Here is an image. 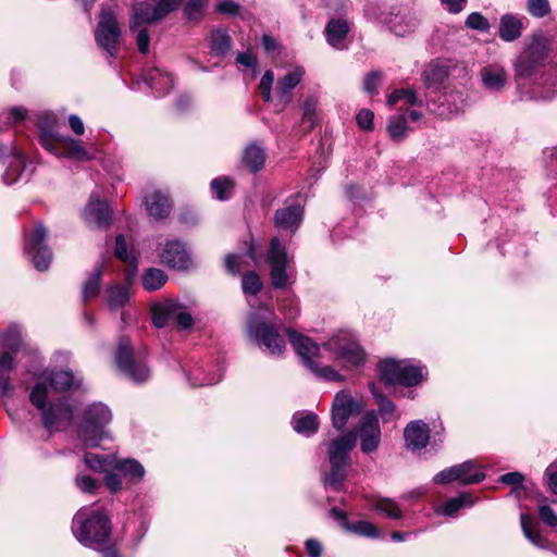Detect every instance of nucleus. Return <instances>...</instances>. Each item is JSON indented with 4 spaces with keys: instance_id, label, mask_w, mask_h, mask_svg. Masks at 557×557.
Instances as JSON below:
<instances>
[{
    "instance_id": "f257e3e1",
    "label": "nucleus",
    "mask_w": 557,
    "mask_h": 557,
    "mask_svg": "<svg viewBox=\"0 0 557 557\" xmlns=\"http://www.w3.org/2000/svg\"><path fill=\"white\" fill-rule=\"evenodd\" d=\"M271 315H273V312L265 308L251 313L248 319V336L259 347L263 348L264 352L270 356H282L286 350L285 336H287L304 367L315 376L331 382H343L345 380V375L333 366L322 362L320 345L292 329H285L284 334H281L276 320H272Z\"/></svg>"
},
{
    "instance_id": "f03ea898",
    "label": "nucleus",
    "mask_w": 557,
    "mask_h": 557,
    "mask_svg": "<svg viewBox=\"0 0 557 557\" xmlns=\"http://www.w3.org/2000/svg\"><path fill=\"white\" fill-rule=\"evenodd\" d=\"M557 54V34L535 32L512 62L513 77L520 98L548 101L557 94V78L549 72L540 73L544 61Z\"/></svg>"
},
{
    "instance_id": "7ed1b4c3",
    "label": "nucleus",
    "mask_w": 557,
    "mask_h": 557,
    "mask_svg": "<svg viewBox=\"0 0 557 557\" xmlns=\"http://www.w3.org/2000/svg\"><path fill=\"white\" fill-rule=\"evenodd\" d=\"M82 385V377L69 369L47 371L34 385L29 400L48 431L60 430L73 422L78 401L71 394Z\"/></svg>"
},
{
    "instance_id": "20e7f679",
    "label": "nucleus",
    "mask_w": 557,
    "mask_h": 557,
    "mask_svg": "<svg viewBox=\"0 0 557 557\" xmlns=\"http://www.w3.org/2000/svg\"><path fill=\"white\" fill-rule=\"evenodd\" d=\"M71 531L77 542L88 548L100 550L112 544L110 518L99 507L79 508L72 519Z\"/></svg>"
},
{
    "instance_id": "39448f33",
    "label": "nucleus",
    "mask_w": 557,
    "mask_h": 557,
    "mask_svg": "<svg viewBox=\"0 0 557 557\" xmlns=\"http://www.w3.org/2000/svg\"><path fill=\"white\" fill-rule=\"evenodd\" d=\"M38 137L41 146L50 153L76 161H89L92 154L82 141L59 133L58 117L52 112H41L37 117Z\"/></svg>"
},
{
    "instance_id": "423d86ee",
    "label": "nucleus",
    "mask_w": 557,
    "mask_h": 557,
    "mask_svg": "<svg viewBox=\"0 0 557 557\" xmlns=\"http://www.w3.org/2000/svg\"><path fill=\"white\" fill-rule=\"evenodd\" d=\"M322 348L330 354L331 360L343 370H357L368 360V354L351 333L338 331L331 335Z\"/></svg>"
},
{
    "instance_id": "0eeeda50",
    "label": "nucleus",
    "mask_w": 557,
    "mask_h": 557,
    "mask_svg": "<svg viewBox=\"0 0 557 557\" xmlns=\"http://www.w3.org/2000/svg\"><path fill=\"white\" fill-rule=\"evenodd\" d=\"M112 421L110 408L102 403L87 406L78 424V435L86 445L96 447L103 440L110 438L108 425Z\"/></svg>"
},
{
    "instance_id": "6e6552de",
    "label": "nucleus",
    "mask_w": 557,
    "mask_h": 557,
    "mask_svg": "<svg viewBox=\"0 0 557 557\" xmlns=\"http://www.w3.org/2000/svg\"><path fill=\"white\" fill-rule=\"evenodd\" d=\"M356 445V435L346 433L332 441L329 449L330 472L324 478V484L330 487L337 486L345 480L346 470L350 463V451Z\"/></svg>"
},
{
    "instance_id": "1a4fd4ad",
    "label": "nucleus",
    "mask_w": 557,
    "mask_h": 557,
    "mask_svg": "<svg viewBox=\"0 0 557 557\" xmlns=\"http://www.w3.org/2000/svg\"><path fill=\"white\" fill-rule=\"evenodd\" d=\"M293 256L277 237H273L267 252L265 262L270 267V277L275 288H285L294 277Z\"/></svg>"
},
{
    "instance_id": "9d476101",
    "label": "nucleus",
    "mask_w": 557,
    "mask_h": 557,
    "mask_svg": "<svg viewBox=\"0 0 557 557\" xmlns=\"http://www.w3.org/2000/svg\"><path fill=\"white\" fill-rule=\"evenodd\" d=\"M151 311L152 322L157 327L174 323L177 327L186 330L194 324V319L187 308L174 300L154 304Z\"/></svg>"
},
{
    "instance_id": "9b49d317",
    "label": "nucleus",
    "mask_w": 557,
    "mask_h": 557,
    "mask_svg": "<svg viewBox=\"0 0 557 557\" xmlns=\"http://www.w3.org/2000/svg\"><path fill=\"white\" fill-rule=\"evenodd\" d=\"M115 361L117 368L133 382L143 383L149 380L150 369L144 361L135 359L128 338L122 337L119 341Z\"/></svg>"
},
{
    "instance_id": "f8f14e48",
    "label": "nucleus",
    "mask_w": 557,
    "mask_h": 557,
    "mask_svg": "<svg viewBox=\"0 0 557 557\" xmlns=\"http://www.w3.org/2000/svg\"><path fill=\"white\" fill-rule=\"evenodd\" d=\"M153 4L147 2L137 3L134 8L132 32L140 24H151L163 20L170 13L175 11L184 0H151Z\"/></svg>"
},
{
    "instance_id": "ddd939ff",
    "label": "nucleus",
    "mask_w": 557,
    "mask_h": 557,
    "mask_svg": "<svg viewBox=\"0 0 557 557\" xmlns=\"http://www.w3.org/2000/svg\"><path fill=\"white\" fill-rule=\"evenodd\" d=\"M349 433H354L356 438L360 440V449L363 454L375 453L382 438L380 421L376 411H367L359 420L356 428Z\"/></svg>"
},
{
    "instance_id": "4468645a",
    "label": "nucleus",
    "mask_w": 557,
    "mask_h": 557,
    "mask_svg": "<svg viewBox=\"0 0 557 557\" xmlns=\"http://www.w3.org/2000/svg\"><path fill=\"white\" fill-rule=\"evenodd\" d=\"M120 34L115 15L110 10L102 9L95 30V38L98 46L104 49L111 58L116 55Z\"/></svg>"
},
{
    "instance_id": "2eb2a0df",
    "label": "nucleus",
    "mask_w": 557,
    "mask_h": 557,
    "mask_svg": "<svg viewBox=\"0 0 557 557\" xmlns=\"http://www.w3.org/2000/svg\"><path fill=\"white\" fill-rule=\"evenodd\" d=\"M302 218L301 196L295 194L285 200L282 208L275 211L274 224L278 230L294 234L300 226Z\"/></svg>"
},
{
    "instance_id": "dca6fc26",
    "label": "nucleus",
    "mask_w": 557,
    "mask_h": 557,
    "mask_svg": "<svg viewBox=\"0 0 557 557\" xmlns=\"http://www.w3.org/2000/svg\"><path fill=\"white\" fill-rule=\"evenodd\" d=\"M47 237L46 227L42 224H36L32 235L26 240L25 249L38 271L47 270L52 260V252L46 245Z\"/></svg>"
},
{
    "instance_id": "f3484780",
    "label": "nucleus",
    "mask_w": 557,
    "mask_h": 557,
    "mask_svg": "<svg viewBox=\"0 0 557 557\" xmlns=\"http://www.w3.org/2000/svg\"><path fill=\"white\" fill-rule=\"evenodd\" d=\"M387 104L393 107L397 106L400 113H405L407 122L418 123L422 121L423 100L418 97L413 89H396L387 98Z\"/></svg>"
},
{
    "instance_id": "a211bd4d",
    "label": "nucleus",
    "mask_w": 557,
    "mask_h": 557,
    "mask_svg": "<svg viewBox=\"0 0 557 557\" xmlns=\"http://www.w3.org/2000/svg\"><path fill=\"white\" fill-rule=\"evenodd\" d=\"M364 409L363 401L354 398L347 391L338 392L333 400L332 421L337 430H343L349 418Z\"/></svg>"
},
{
    "instance_id": "6ab92c4d",
    "label": "nucleus",
    "mask_w": 557,
    "mask_h": 557,
    "mask_svg": "<svg viewBox=\"0 0 557 557\" xmlns=\"http://www.w3.org/2000/svg\"><path fill=\"white\" fill-rule=\"evenodd\" d=\"M479 79L484 90L499 94L505 90L509 83V73L500 62H486L479 71Z\"/></svg>"
},
{
    "instance_id": "aec40b11",
    "label": "nucleus",
    "mask_w": 557,
    "mask_h": 557,
    "mask_svg": "<svg viewBox=\"0 0 557 557\" xmlns=\"http://www.w3.org/2000/svg\"><path fill=\"white\" fill-rule=\"evenodd\" d=\"M161 261L175 270H187L193 265V257L186 244L178 239H168L160 252Z\"/></svg>"
},
{
    "instance_id": "412c9836",
    "label": "nucleus",
    "mask_w": 557,
    "mask_h": 557,
    "mask_svg": "<svg viewBox=\"0 0 557 557\" xmlns=\"http://www.w3.org/2000/svg\"><path fill=\"white\" fill-rule=\"evenodd\" d=\"M391 33L398 37H405L414 33L419 25V16L416 11L409 9L391 12L385 18Z\"/></svg>"
},
{
    "instance_id": "4be33fe9",
    "label": "nucleus",
    "mask_w": 557,
    "mask_h": 557,
    "mask_svg": "<svg viewBox=\"0 0 557 557\" xmlns=\"http://www.w3.org/2000/svg\"><path fill=\"white\" fill-rule=\"evenodd\" d=\"M112 210L106 201H101L96 194H91L83 211L84 221L98 228L108 227L111 223Z\"/></svg>"
},
{
    "instance_id": "5701e85b",
    "label": "nucleus",
    "mask_w": 557,
    "mask_h": 557,
    "mask_svg": "<svg viewBox=\"0 0 557 557\" xmlns=\"http://www.w3.org/2000/svg\"><path fill=\"white\" fill-rule=\"evenodd\" d=\"M306 74L302 66L296 65L287 70V72L276 79L275 97L287 106L293 99V90L301 83Z\"/></svg>"
},
{
    "instance_id": "b1692460",
    "label": "nucleus",
    "mask_w": 557,
    "mask_h": 557,
    "mask_svg": "<svg viewBox=\"0 0 557 557\" xmlns=\"http://www.w3.org/2000/svg\"><path fill=\"white\" fill-rule=\"evenodd\" d=\"M404 438L408 449L416 451L425 448L430 441V428L422 420L409 422L404 430Z\"/></svg>"
},
{
    "instance_id": "393cba45",
    "label": "nucleus",
    "mask_w": 557,
    "mask_h": 557,
    "mask_svg": "<svg viewBox=\"0 0 557 557\" xmlns=\"http://www.w3.org/2000/svg\"><path fill=\"white\" fill-rule=\"evenodd\" d=\"M145 83L156 91L159 97L165 96L174 86L171 73L159 67H152L144 74Z\"/></svg>"
},
{
    "instance_id": "a878e982",
    "label": "nucleus",
    "mask_w": 557,
    "mask_h": 557,
    "mask_svg": "<svg viewBox=\"0 0 557 557\" xmlns=\"http://www.w3.org/2000/svg\"><path fill=\"white\" fill-rule=\"evenodd\" d=\"M350 30V25L346 20L333 18L325 27V37L334 49L343 50L348 46L347 35Z\"/></svg>"
},
{
    "instance_id": "bb28decb",
    "label": "nucleus",
    "mask_w": 557,
    "mask_h": 557,
    "mask_svg": "<svg viewBox=\"0 0 557 557\" xmlns=\"http://www.w3.org/2000/svg\"><path fill=\"white\" fill-rule=\"evenodd\" d=\"M145 205L149 215L154 220L166 219L172 209L169 196L160 190H153L147 194Z\"/></svg>"
},
{
    "instance_id": "cd10ccee",
    "label": "nucleus",
    "mask_w": 557,
    "mask_h": 557,
    "mask_svg": "<svg viewBox=\"0 0 557 557\" xmlns=\"http://www.w3.org/2000/svg\"><path fill=\"white\" fill-rule=\"evenodd\" d=\"M523 20V17L515 14H504L499 18V38L506 42H512L520 38L524 28Z\"/></svg>"
},
{
    "instance_id": "c85d7f7f",
    "label": "nucleus",
    "mask_w": 557,
    "mask_h": 557,
    "mask_svg": "<svg viewBox=\"0 0 557 557\" xmlns=\"http://www.w3.org/2000/svg\"><path fill=\"white\" fill-rule=\"evenodd\" d=\"M0 342L9 351L17 352L26 347L24 329L18 323L8 325L0 333Z\"/></svg>"
},
{
    "instance_id": "c756f323",
    "label": "nucleus",
    "mask_w": 557,
    "mask_h": 557,
    "mask_svg": "<svg viewBox=\"0 0 557 557\" xmlns=\"http://www.w3.org/2000/svg\"><path fill=\"white\" fill-rule=\"evenodd\" d=\"M463 104L465 98L461 92L445 94L440 98V104L435 113L443 119H451L462 111Z\"/></svg>"
},
{
    "instance_id": "7c9ffc66",
    "label": "nucleus",
    "mask_w": 557,
    "mask_h": 557,
    "mask_svg": "<svg viewBox=\"0 0 557 557\" xmlns=\"http://www.w3.org/2000/svg\"><path fill=\"white\" fill-rule=\"evenodd\" d=\"M10 162L3 173L2 180L4 184L12 185L16 183L23 175L25 170V157L16 147L10 150Z\"/></svg>"
},
{
    "instance_id": "2f4dec72",
    "label": "nucleus",
    "mask_w": 557,
    "mask_h": 557,
    "mask_svg": "<svg viewBox=\"0 0 557 557\" xmlns=\"http://www.w3.org/2000/svg\"><path fill=\"white\" fill-rule=\"evenodd\" d=\"M406 361L407 360H396L392 358L380 361L377 366L380 380L385 384H397Z\"/></svg>"
},
{
    "instance_id": "473e14b6",
    "label": "nucleus",
    "mask_w": 557,
    "mask_h": 557,
    "mask_svg": "<svg viewBox=\"0 0 557 557\" xmlns=\"http://www.w3.org/2000/svg\"><path fill=\"white\" fill-rule=\"evenodd\" d=\"M292 424L298 434L311 436L319 429V419L313 412L299 411L293 416Z\"/></svg>"
},
{
    "instance_id": "72a5a7b5",
    "label": "nucleus",
    "mask_w": 557,
    "mask_h": 557,
    "mask_svg": "<svg viewBox=\"0 0 557 557\" xmlns=\"http://www.w3.org/2000/svg\"><path fill=\"white\" fill-rule=\"evenodd\" d=\"M454 468L459 469L456 471L457 482L463 485L479 483L485 478L479 463L474 460L465 461L454 466Z\"/></svg>"
},
{
    "instance_id": "f704fd0d",
    "label": "nucleus",
    "mask_w": 557,
    "mask_h": 557,
    "mask_svg": "<svg viewBox=\"0 0 557 557\" xmlns=\"http://www.w3.org/2000/svg\"><path fill=\"white\" fill-rule=\"evenodd\" d=\"M301 124L307 132L311 131L318 124L317 109L319 106V97L315 95L305 96L300 100Z\"/></svg>"
},
{
    "instance_id": "c9c22d12",
    "label": "nucleus",
    "mask_w": 557,
    "mask_h": 557,
    "mask_svg": "<svg viewBox=\"0 0 557 557\" xmlns=\"http://www.w3.org/2000/svg\"><path fill=\"white\" fill-rule=\"evenodd\" d=\"M426 375L428 371L424 366L407 360L397 384L417 386L425 380Z\"/></svg>"
},
{
    "instance_id": "e433bc0d",
    "label": "nucleus",
    "mask_w": 557,
    "mask_h": 557,
    "mask_svg": "<svg viewBox=\"0 0 557 557\" xmlns=\"http://www.w3.org/2000/svg\"><path fill=\"white\" fill-rule=\"evenodd\" d=\"M113 469L122 473L133 483L141 481L146 472L144 466L136 459L132 458L120 460L115 458Z\"/></svg>"
},
{
    "instance_id": "4c0bfd02",
    "label": "nucleus",
    "mask_w": 557,
    "mask_h": 557,
    "mask_svg": "<svg viewBox=\"0 0 557 557\" xmlns=\"http://www.w3.org/2000/svg\"><path fill=\"white\" fill-rule=\"evenodd\" d=\"M369 388L376 400L379 407V413L384 423L391 422L392 420L399 419V413L396 412L395 404L385 397L383 394L379 393L376 384L374 382L369 383Z\"/></svg>"
},
{
    "instance_id": "58836bf2",
    "label": "nucleus",
    "mask_w": 557,
    "mask_h": 557,
    "mask_svg": "<svg viewBox=\"0 0 557 557\" xmlns=\"http://www.w3.org/2000/svg\"><path fill=\"white\" fill-rule=\"evenodd\" d=\"M473 504L472 496L469 493H462L436 506L434 510L437 515L454 517L461 508L471 507Z\"/></svg>"
},
{
    "instance_id": "ea45409f",
    "label": "nucleus",
    "mask_w": 557,
    "mask_h": 557,
    "mask_svg": "<svg viewBox=\"0 0 557 557\" xmlns=\"http://www.w3.org/2000/svg\"><path fill=\"white\" fill-rule=\"evenodd\" d=\"M114 252L116 258H119L122 262L126 263L129 267L126 274V278L129 283H132L137 271V261L133 251L127 250V245L123 235L116 236Z\"/></svg>"
},
{
    "instance_id": "a19ab883",
    "label": "nucleus",
    "mask_w": 557,
    "mask_h": 557,
    "mask_svg": "<svg viewBox=\"0 0 557 557\" xmlns=\"http://www.w3.org/2000/svg\"><path fill=\"white\" fill-rule=\"evenodd\" d=\"M106 300L110 310L125 307L131 300L128 287L120 284L110 286L106 292Z\"/></svg>"
},
{
    "instance_id": "79ce46f5",
    "label": "nucleus",
    "mask_w": 557,
    "mask_h": 557,
    "mask_svg": "<svg viewBox=\"0 0 557 557\" xmlns=\"http://www.w3.org/2000/svg\"><path fill=\"white\" fill-rule=\"evenodd\" d=\"M265 153L262 147L249 144L243 153V163L251 172H258L264 164Z\"/></svg>"
},
{
    "instance_id": "37998d69",
    "label": "nucleus",
    "mask_w": 557,
    "mask_h": 557,
    "mask_svg": "<svg viewBox=\"0 0 557 557\" xmlns=\"http://www.w3.org/2000/svg\"><path fill=\"white\" fill-rule=\"evenodd\" d=\"M411 129L405 113L399 112L388 120L387 133L393 140H403Z\"/></svg>"
},
{
    "instance_id": "c03bdc74",
    "label": "nucleus",
    "mask_w": 557,
    "mask_h": 557,
    "mask_svg": "<svg viewBox=\"0 0 557 557\" xmlns=\"http://www.w3.org/2000/svg\"><path fill=\"white\" fill-rule=\"evenodd\" d=\"M210 48L213 54L224 55L232 47V39L225 29H213L210 33Z\"/></svg>"
},
{
    "instance_id": "a18cd8bd",
    "label": "nucleus",
    "mask_w": 557,
    "mask_h": 557,
    "mask_svg": "<svg viewBox=\"0 0 557 557\" xmlns=\"http://www.w3.org/2000/svg\"><path fill=\"white\" fill-rule=\"evenodd\" d=\"M521 528L524 536L535 546L540 548L546 547V542L540 534L536 524L533 522L531 517L527 513L520 516Z\"/></svg>"
},
{
    "instance_id": "49530a36",
    "label": "nucleus",
    "mask_w": 557,
    "mask_h": 557,
    "mask_svg": "<svg viewBox=\"0 0 557 557\" xmlns=\"http://www.w3.org/2000/svg\"><path fill=\"white\" fill-rule=\"evenodd\" d=\"M84 461L88 468L95 471L107 472L109 469H113L115 457L112 455L86 453Z\"/></svg>"
},
{
    "instance_id": "de8ad7c7",
    "label": "nucleus",
    "mask_w": 557,
    "mask_h": 557,
    "mask_svg": "<svg viewBox=\"0 0 557 557\" xmlns=\"http://www.w3.org/2000/svg\"><path fill=\"white\" fill-rule=\"evenodd\" d=\"M345 529L356 535L370 539H377L381 535L379 528L366 520L345 522Z\"/></svg>"
},
{
    "instance_id": "09e8293b",
    "label": "nucleus",
    "mask_w": 557,
    "mask_h": 557,
    "mask_svg": "<svg viewBox=\"0 0 557 557\" xmlns=\"http://www.w3.org/2000/svg\"><path fill=\"white\" fill-rule=\"evenodd\" d=\"M168 281L164 271L156 268L148 269L143 275V286L146 290L160 289Z\"/></svg>"
},
{
    "instance_id": "8fccbe9b",
    "label": "nucleus",
    "mask_w": 557,
    "mask_h": 557,
    "mask_svg": "<svg viewBox=\"0 0 557 557\" xmlns=\"http://www.w3.org/2000/svg\"><path fill=\"white\" fill-rule=\"evenodd\" d=\"M102 273H103V267L100 265L95 269L92 274L85 282L84 287H83L84 300H89L91 298H95L98 295Z\"/></svg>"
},
{
    "instance_id": "3c124183",
    "label": "nucleus",
    "mask_w": 557,
    "mask_h": 557,
    "mask_svg": "<svg viewBox=\"0 0 557 557\" xmlns=\"http://www.w3.org/2000/svg\"><path fill=\"white\" fill-rule=\"evenodd\" d=\"M222 373H218L213 376L206 375L201 368L194 369L187 374V380L191 386H206L213 385L220 382Z\"/></svg>"
},
{
    "instance_id": "603ef678",
    "label": "nucleus",
    "mask_w": 557,
    "mask_h": 557,
    "mask_svg": "<svg viewBox=\"0 0 557 557\" xmlns=\"http://www.w3.org/2000/svg\"><path fill=\"white\" fill-rule=\"evenodd\" d=\"M207 7V0H188L184 7V15L190 22H199Z\"/></svg>"
},
{
    "instance_id": "864d4df0",
    "label": "nucleus",
    "mask_w": 557,
    "mask_h": 557,
    "mask_svg": "<svg viewBox=\"0 0 557 557\" xmlns=\"http://www.w3.org/2000/svg\"><path fill=\"white\" fill-rule=\"evenodd\" d=\"M212 194L218 200L228 199L233 187V182L228 177H216L210 184Z\"/></svg>"
},
{
    "instance_id": "5fc2aeb1",
    "label": "nucleus",
    "mask_w": 557,
    "mask_h": 557,
    "mask_svg": "<svg viewBox=\"0 0 557 557\" xmlns=\"http://www.w3.org/2000/svg\"><path fill=\"white\" fill-rule=\"evenodd\" d=\"M242 288L246 296H256L262 288V282L256 272H247L242 278Z\"/></svg>"
},
{
    "instance_id": "6e6d98bb",
    "label": "nucleus",
    "mask_w": 557,
    "mask_h": 557,
    "mask_svg": "<svg viewBox=\"0 0 557 557\" xmlns=\"http://www.w3.org/2000/svg\"><path fill=\"white\" fill-rule=\"evenodd\" d=\"M374 508L392 519H399L403 516L397 503L389 498H380L376 500Z\"/></svg>"
},
{
    "instance_id": "4d7b16f0",
    "label": "nucleus",
    "mask_w": 557,
    "mask_h": 557,
    "mask_svg": "<svg viewBox=\"0 0 557 557\" xmlns=\"http://www.w3.org/2000/svg\"><path fill=\"white\" fill-rule=\"evenodd\" d=\"M525 9L535 18H543L552 11L548 0H527Z\"/></svg>"
},
{
    "instance_id": "13d9d810",
    "label": "nucleus",
    "mask_w": 557,
    "mask_h": 557,
    "mask_svg": "<svg viewBox=\"0 0 557 557\" xmlns=\"http://www.w3.org/2000/svg\"><path fill=\"white\" fill-rule=\"evenodd\" d=\"M466 26L468 28H471L474 30L487 32L491 27V24H490L488 20L485 16H483L481 13L473 12L468 15V17L466 20Z\"/></svg>"
},
{
    "instance_id": "bf43d9fd",
    "label": "nucleus",
    "mask_w": 557,
    "mask_h": 557,
    "mask_svg": "<svg viewBox=\"0 0 557 557\" xmlns=\"http://www.w3.org/2000/svg\"><path fill=\"white\" fill-rule=\"evenodd\" d=\"M274 81L275 76L272 71H267L260 79L259 90L265 102H270L272 99V86Z\"/></svg>"
},
{
    "instance_id": "052dcab7",
    "label": "nucleus",
    "mask_w": 557,
    "mask_h": 557,
    "mask_svg": "<svg viewBox=\"0 0 557 557\" xmlns=\"http://www.w3.org/2000/svg\"><path fill=\"white\" fill-rule=\"evenodd\" d=\"M77 488L84 493H95L100 487V482L87 474H77L75 479Z\"/></svg>"
},
{
    "instance_id": "680f3d73",
    "label": "nucleus",
    "mask_w": 557,
    "mask_h": 557,
    "mask_svg": "<svg viewBox=\"0 0 557 557\" xmlns=\"http://www.w3.org/2000/svg\"><path fill=\"white\" fill-rule=\"evenodd\" d=\"M114 469H109L104 475V485L110 491V493H116L122 490V473L115 472Z\"/></svg>"
},
{
    "instance_id": "e2e57ef3",
    "label": "nucleus",
    "mask_w": 557,
    "mask_h": 557,
    "mask_svg": "<svg viewBox=\"0 0 557 557\" xmlns=\"http://www.w3.org/2000/svg\"><path fill=\"white\" fill-rule=\"evenodd\" d=\"M382 79H383V74L381 72L374 71V72L369 73L364 77V82H363L364 90L370 95L376 94L377 89L382 83Z\"/></svg>"
},
{
    "instance_id": "0e129e2a",
    "label": "nucleus",
    "mask_w": 557,
    "mask_h": 557,
    "mask_svg": "<svg viewBox=\"0 0 557 557\" xmlns=\"http://www.w3.org/2000/svg\"><path fill=\"white\" fill-rule=\"evenodd\" d=\"M539 516L543 523L548 527H557V513L548 505H541L539 507Z\"/></svg>"
},
{
    "instance_id": "69168bd1",
    "label": "nucleus",
    "mask_w": 557,
    "mask_h": 557,
    "mask_svg": "<svg viewBox=\"0 0 557 557\" xmlns=\"http://www.w3.org/2000/svg\"><path fill=\"white\" fill-rule=\"evenodd\" d=\"M374 114L372 111L363 109L357 114V123L360 128L371 131L373 128Z\"/></svg>"
},
{
    "instance_id": "338daca9",
    "label": "nucleus",
    "mask_w": 557,
    "mask_h": 557,
    "mask_svg": "<svg viewBox=\"0 0 557 557\" xmlns=\"http://www.w3.org/2000/svg\"><path fill=\"white\" fill-rule=\"evenodd\" d=\"M458 469H455L454 466L450 467V468H447L441 472H438L435 476H434V482L436 484H447V483H450V482H454V481H457V475H456V471Z\"/></svg>"
},
{
    "instance_id": "774afa93",
    "label": "nucleus",
    "mask_w": 557,
    "mask_h": 557,
    "mask_svg": "<svg viewBox=\"0 0 557 557\" xmlns=\"http://www.w3.org/2000/svg\"><path fill=\"white\" fill-rule=\"evenodd\" d=\"M236 62L245 67L255 69L257 66V57L252 51L240 52L236 57Z\"/></svg>"
}]
</instances>
